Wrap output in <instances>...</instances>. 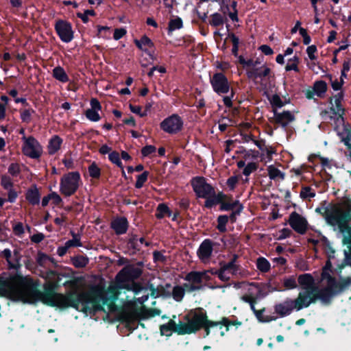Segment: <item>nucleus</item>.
Returning <instances> with one entry per match:
<instances>
[{"mask_svg":"<svg viewBox=\"0 0 351 351\" xmlns=\"http://www.w3.org/2000/svg\"><path fill=\"white\" fill-rule=\"evenodd\" d=\"M156 150V149L154 145H147L142 149L141 153L143 156H147L151 154L154 153Z\"/></svg>","mask_w":351,"mask_h":351,"instance_id":"obj_61","label":"nucleus"},{"mask_svg":"<svg viewBox=\"0 0 351 351\" xmlns=\"http://www.w3.org/2000/svg\"><path fill=\"white\" fill-rule=\"evenodd\" d=\"M213 243L209 240H204L197 250V256L203 263H208L212 256Z\"/></svg>","mask_w":351,"mask_h":351,"instance_id":"obj_22","label":"nucleus"},{"mask_svg":"<svg viewBox=\"0 0 351 351\" xmlns=\"http://www.w3.org/2000/svg\"><path fill=\"white\" fill-rule=\"evenodd\" d=\"M298 63H299V59L298 57L296 56H294L292 59H290L286 66H285V69L286 71H295L296 72L299 71V69H298Z\"/></svg>","mask_w":351,"mask_h":351,"instance_id":"obj_40","label":"nucleus"},{"mask_svg":"<svg viewBox=\"0 0 351 351\" xmlns=\"http://www.w3.org/2000/svg\"><path fill=\"white\" fill-rule=\"evenodd\" d=\"M210 277L207 271H191L185 277L188 283L184 285L187 291L199 290L202 287L204 282L209 280Z\"/></svg>","mask_w":351,"mask_h":351,"instance_id":"obj_10","label":"nucleus"},{"mask_svg":"<svg viewBox=\"0 0 351 351\" xmlns=\"http://www.w3.org/2000/svg\"><path fill=\"white\" fill-rule=\"evenodd\" d=\"M316 51H317V47L314 45L308 46L306 49V53L308 54V56L312 60H314L316 59V56H315Z\"/></svg>","mask_w":351,"mask_h":351,"instance_id":"obj_60","label":"nucleus"},{"mask_svg":"<svg viewBox=\"0 0 351 351\" xmlns=\"http://www.w3.org/2000/svg\"><path fill=\"white\" fill-rule=\"evenodd\" d=\"M50 197H51V201L52 202V203L54 205H56V206L60 205L62 202L61 197L56 192L51 193Z\"/></svg>","mask_w":351,"mask_h":351,"instance_id":"obj_62","label":"nucleus"},{"mask_svg":"<svg viewBox=\"0 0 351 351\" xmlns=\"http://www.w3.org/2000/svg\"><path fill=\"white\" fill-rule=\"evenodd\" d=\"M91 108L86 110V117L88 119L91 121H98L100 119V116L98 113L101 109L100 103L96 99H92L90 100Z\"/></svg>","mask_w":351,"mask_h":351,"instance_id":"obj_25","label":"nucleus"},{"mask_svg":"<svg viewBox=\"0 0 351 351\" xmlns=\"http://www.w3.org/2000/svg\"><path fill=\"white\" fill-rule=\"evenodd\" d=\"M1 186L6 190L12 188V182L10 177L7 176H3L1 177Z\"/></svg>","mask_w":351,"mask_h":351,"instance_id":"obj_56","label":"nucleus"},{"mask_svg":"<svg viewBox=\"0 0 351 351\" xmlns=\"http://www.w3.org/2000/svg\"><path fill=\"white\" fill-rule=\"evenodd\" d=\"M210 84L215 92L218 94H226L229 92L230 84L226 77L217 73L210 78Z\"/></svg>","mask_w":351,"mask_h":351,"instance_id":"obj_16","label":"nucleus"},{"mask_svg":"<svg viewBox=\"0 0 351 351\" xmlns=\"http://www.w3.org/2000/svg\"><path fill=\"white\" fill-rule=\"evenodd\" d=\"M35 112L32 109H25L21 111V119L23 122L29 123L32 120V115Z\"/></svg>","mask_w":351,"mask_h":351,"instance_id":"obj_43","label":"nucleus"},{"mask_svg":"<svg viewBox=\"0 0 351 351\" xmlns=\"http://www.w3.org/2000/svg\"><path fill=\"white\" fill-rule=\"evenodd\" d=\"M185 290V287L184 288L181 286H176L173 287L172 291V296L173 299L178 302L181 301L184 295Z\"/></svg>","mask_w":351,"mask_h":351,"instance_id":"obj_37","label":"nucleus"},{"mask_svg":"<svg viewBox=\"0 0 351 351\" xmlns=\"http://www.w3.org/2000/svg\"><path fill=\"white\" fill-rule=\"evenodd\" d=\"M205 198L206 199L205 202V206L207 208H211L214 205H216L220 203L221 202H223L226 198V195H224L223 193H219L218 194H215V192L214 191L213 194Z\"/></svg>","mask_w":351,"mask_h":351,"instance_id":"obj_29","label":"nucleus"},{"mask_svg":"<svg viewBox=\"0 0 351 351\" xmlns=\"http://www.w3.org/2000/svg\"><path fill=\"white\" fill-rule=\"evenodd\" d=\"M224 22L223 17L219 13H215L210 16V24L217 27L223 25Z\"/></svg>","mask_w":351,"mask_h":351,"instance_id":"obj_41","label":"nucleus"},{"mask_svg":"<svg viewBox=\"0 0 351 351\" xmlns=\"http://www.w3.org/2000/svg\"><path fill=\"white\" fill-rule=\"evenodd\" d=\"M228 217L226 216V215H220L218 219H217V222H218V225H217V229L220 231V232H225L226 228V223H228Z\"/></svg>","mask_w":351,"mask_h":351,"instance_id":"obj_47","label":"nucleus"},{"mask_svg":"<svg viewBox=\"0 0 351 351\" xmlns=\"http://www.w3.org/2000/svg\"><path fill=\"white\" fill-rule=\"evenodd\" d=\"M80 182L81 178L78 172H69L62 177L60 183V191L64 196L69 197L77 191Z\"/></svg>","mask_w":351,"mask_h":351,"instance_id":"obj_8","label":"nucleus"},{"mask_svg":"<svg viewBox=\"0 0 351 351\" xmlns=\"http://www.w3.org/2000/svg\"><path fill=\"white\" fill-rule=\"evenodd\" d=\"M73 239L67 241L64 244L69 249L73 247H80L82 246V243L80 241V236L77 234L72 233Z\"/></svg>","mask_w":351,"mask_h":351,"instance_id":"obj_38","label":"nucleus"},{"mask_svg":"<svg viewBox=\"0 0 351 351\" xmlns=\"http://www.w3.org/2000/svg\"><path fill=\"white\" fill-rule=\"evenodd\" d=\"M179 327L180 323L178 324H176L174 321L170 320L166 324L160 326V333L162 335L169 337L172 334L173 332H177L178 333Z\"/></svg>","mask_w":351,"mask_h":351,"instance_id":"obj_28","label":"nucleus"},{"mask_svg":"<svg viewBox=\"0 0 351 351\" xmlns=\"http://www.w3.org/2000/svg\"><path fill=\"white\" fill-rule=\"evenodd\" d=\"M88 173L93 178H98L100 176L101 170L97 165L93 162L88 167Z\"/></svg>","mask_w":351,"mask_h":351,"instance_id":"obj_42","label":"nucleus"},{"mask_svg":"<svg viewBox=\"0 0 351 351\" xmlns=\"http://www.w3.org/2000/svg\"><path fill=\"white\" fill-rule=\"evenodd\" d=\"M327 90V84L324 81L319 80L315 82L313 87L305 92L306 97L311 99L316 95L318 97H323Z\"/></svg>","mask_w":351,"mask_h":351,"instance_id":"obj_23","label":"nucleus"},{"mask_svg":"<svg viewBox=\"0 0 351 351\" xmlns=\"http://www.w3.org/2000/svg\"><path fill=\"white\" fill-rule=\"evenodd\" d=\"M332 267L330 261H328L321 274V298L326 301H331L335 295L341 293L351 286V277H340L336 279L331 275Z\"/></svg>","mask_w":351,"mask_h":351,"instance_id":"obj_4","label":"nucleus"},{"mask_svg":"<svg viewBox=\"0 0 351 351\" xmlns=\"http://www.w3.org/2000/svg\"><path fill=\"white\" fill-rule=\"evenodd\" d=\"M126 34V30L123 28L116 29L114 32L113 38L117 40L121 38Z\"/></svg>","mask_w":351,"mask_h":351,"instance_id":"obj_64","label":"nucleus"},{"mask_svg":"<svg viewBox=\"0 0 351 351\" xmlns=\"http://www.w3.org/2000/svg\"><path fill=\"white\" fill-rule=\"evenodd\" d=\"M256 265L257 269L263 273L268 272L270 270L271 265L264 257H259L256 259Z\"/></svg>","mask_w":351,"mask_h":351,"instance_id":"obj_33","label":"nucleus"},{"mask_svg":"<svg viewBox=\"0 0 351 351\" xmlns=\"http://www.w3.org/2000/svg\"><path fill=\"white\" fill-rule=\"evenodd\" d=\"M234 258L228 263L221 265L220 269L215 272V274L222 281H228L232 276H242V272L240 271L239 266L236 264Z\"/></svg>","mask_w":351,"mask_h":351,"instance_id":"obj_12","label":"nucleus"},{"mask_svg":"<svg viewBox=\"0 0 351 351\" xmlns=\"http://www.w3.org/2000/svg\"><path fill=\"white\" fill-rule=\"evenodd\" d=\"M55 29L60 40L64 43H69L73 38V31L70 23L64 20H58L55 24Z\"/></svg>","mask_w":351,"mask_h":351,"instance_id":"obj_15","label":"nucleus"},{"mask_svg":"<svg viewBox=\"0 0 351 351\" xmlns=\"http://www.w3.org/2000/svg\"><path fill=\"white\" fill-rule=\"evenodd\" d=\"M53 76L58 80L62 82H66L69 81V77L65 73L63 68L60 66L55 67L53 70Z\"/></svg>","mask_w":351,"mask_h":351,"instance_id":"obj_34","label":"nucleus"},{"mask_svg":"<svg viewBox=\"0 0 351 351\" xmlns=\"http://www.w3.org/2000/svg\"><path fill=\"white\" fill-rule=\"evenodd\" d=\"M1 254L5 258L9 268L18 269L21 267V255L19 250L14 249L13 252H11L9 249H5Z\"/></svg>","mask_w":351,"mask_h":351,"instance_id":"obj_21","label":"nucleus"},{"mask_svg":"<svg viewBox=\"0 0 351 351\" xmlns=\"http://www.w3.org/2000/svg\"><path fill=\"white\" fill-rule=\"evenodd\" d=\"M182 26V20L178 16H173L169 22L168 29L169 32H173L181 29Z\"/></svg>","mask_w":351,"mask_h":351,"instance_id":"obj_35","label":"nucleus"},{"mask_svg":"<svg viewBox=\"0 0 351 351\" xmlns=\"http://www.w3.org/2000/svg\"><path fill=\"white\" fill-rule=\"evenodd\" d=\"M274 120L276 123L282 127H286L295 119L293 114L289 111H283L282 112H274Z\"/></svg>","mask_w":351,"mask_h":351,"instance_id":"obj_26","label":"nucleus"},{"mask_svg":"<svg viewBox=\"0 0 351 351\" xmlns=\"http://www.w3.org/2000/svg\"><path fill=\"white\" fill-rule=\"evenodd\" d=\"M111 226L118 234L125 233L128 229V221L125 218H117L112 221Z\"/></svg>","mask_w":351,"mask_h":351,"instance_id":"obj_27","label":"nucleus"},{"mask_svg":"<svg viewBox=\"0 0 351 351\" xmlns=\"http://www.w3.org/2000/svg\"><path fill=\"white\" fill-rule=\"evenodd\" d=\"M234 287L241 290V300L243 302L256 301L257 298L261 296V289L256 283L243 281L234 283Z\"/></svg>","mask_w":351,"mask_h":351,"instance_id":"obj_9","label":"nucleus"},{"mask_svg":"<svg viewBox=\"0 0 351 351\" xmlns=\"http://www.w3.org/2000/svg\"><path fill=\"white\" fill-rule=\"evenodd\" d=\"M95 14L93 10H87L84 13H77V16L81 19L83 22L87 23L88 21V16H94Z\"/></svg>","mask_w":351,"mask_h":351,"instance_id":"obj_58","label":"nucleus"},{"mask_svg":"<svg viewBox=\"0 0 351 351\" xmlns=\"http://www.w3.org/2000/svg\"><path fill=\"white\" fill-rule=\"evenodd\" d=\"M88 258H86L82 256H77L73 259V265H75V267H78V268L85 267L88 264Z\"/></svg>","mask_w":351,"mask_h":351,"instance_id":"obj_46","label":"nucleus"},{"mask_svg":"<svg viewBox=\"0 0 351 351\" xmlns=\"http://www.w3.org/2000/svg\"><path fill=\"white\" fill-rule=\"evenodd\" d=\"M337 124L335 130L341 141L350 149L351 157V128L349 125H345L342 117L337 118Z\"/></svg>","mask_w":351,"mask_h":351,"instance_id":"obj_18","label":"nucleus"},{"mask_svg":"<svg viewBox=\"0 0 351 351\" xmlns=\"http://www.w3.org/2000/svg\"><path fill=\"white\" fill-rule=\"evenodd\" d=\"M298 282L303 289L300 292H307L313 300V303L319 300L324 304H328L330 301H326L321 298L322 287L320 289L314 286V278L310 274H304L299 276Z\"/></svg>","mask_w":351,"mask_h":351,"instance_id":"obj_7","label":"nucleus"},{"mask_svg":"<svg viewBox=\"0 0 351 351\" xmlns=\"http://www.w3.org/2000/svg\"><path fill=\"white\" fill-rule=\"evenodd\" d=\"M26 199L27 201L33 204H38L40 202V194L36 188L28 190L26 194Z\"/></svg>","mask_w":351,"mask_h":351,"instance_id":"obj_32","label":"nucleus"},{"mask_svg":"<svg viewBox=\"0 0 351 351\" xmlns=\"http://www.w3.org/2000/svg\"><path fill=\"white\" fill-rule=\"evenodd\" d=\"M190 319L186 323L180 322L178 334H190L194 332L201 328L206 329L207 324L210 321L207 319L206 313L202 308H195L189 314Z\"/></svg>","mask_w":351,"mask_h":351,"instance_id":"obj_6","label":"nucleus"},{"mask_svg":"<svg viewBox=\"0 0 351 351\" xmlns=\"http://www.w3.org/2000/svg\"><path fill=\"white\" fill-rule=\"evenodd\" d=\"M193 191L199 197H207L214 193V188L203 177H195L191 180Z\"/></svg>","mask_w":351,"mask_h":351,"instance_id":"obj_14","label":"nucleus"},{"mask_svg":"<svg viewBox=\"0 0 351 351\" xmlns=\"http://www.w3.org/2000/svg\"><path fill=\"white\" fill-rule=\"evenodd\" d=\"M19 171L20 167L16 163H12L8 168V172L13 176H17Z\"/></svg>","mask_w":351,"mask_h":351,"instance_id":"obj_63","label":"nucleus"},{"mask_svg":"<svg viewBox=\"0 0 351 351\" xmlns=\"http://www.w3.org/2000/svg\"><path fill=\"white\" fill-rule=\"evenodd\" d=\"M283 285L288 289H292L297 287V282L293 276L285 278L283 280Z\"/></svg>","mask_w":351,"mask_h":351,"instance_id":"obj_49","label":"nucleus"},{"mask_svg":"<svg viewBox=\"0 0 351 351\" xmlns=\"http://www.w3.org/2000/svg\"><path fill=\"white\" fill-rule=\"evenodd\" d=\"M326 223L337 230L343 236L342 242L348 251H345V261L351 266V211L343 205L327 207L323 214Z\"/></svg>","mask_w":351,"mask_h":351,"instance_id":"obj_3","label":"nucleus"},{"mask_svg":"<svg viewBox=\"0 0 351 351\" xmlns=\"http://www.w3.org/2000/svg\"><path fill=\"white\" fill-rule=\"evenodd\" d=\"M289 223L291 227L300 234H304L306 231L308 226L306 219L296 212L290 215Z\"/></svg>","mask_w":351,"mask_h":351,"instance_id":"obj_20","label":"nucleus"},{"mask_svg":"<svg viewBox=\"0 0 351 351\" xmlns=\"http://www.w3.org/2000/svg\"><path fill=\"white\" fill-rule=\"evenodd\" d=\"M22 152L24 155L31 158H38L43 152V149L36 139L32 136H23Z\"/></svg>","mask_w":351,"mask_h":351,"instance_id":"obj_11","label":"nucleus"},{"mask_svg":"<svg viewBox=\"0 0 351 351\" xmlns=\"http://www.w3.org/2000/svg\"><path fill=\"white\" fill-rule=\"evenodd\" d=\"M258 156L257 152H254L252 150H248L244 152L243 154V160L245 162L247 160H250L251 159L256 158Z\"/></svg>","mask_w":351,"mask_h":351,"instance_id":"obj_59","label":"nucleus"},{"mask_svg":"<svg viewBox=\"0 0 351 351\" xmlns=\"http://www.w3.org/2000/svg\"><path fill=\"white\" fill-rule=\"evenodd\" d=\"M141 273V268L138 265L126 266L117 274L115 280L110 283L107 289H105L104 284L100 282L96 285L91 286L85 293L77 298H75L73 295H64L55 293L51 288L48 287H45V291L41 292H50L54 295H62L66 299L65 305L54 304H49V306L60 308L72 306L86 312L88 310L89 311L102 310L110 313L117 309L115 301L118 298L120 289H126L134 293L143 291L141 286L134 282V280L138 278Z\"/></svg>","mask_w":351,"mask_h":351,"instance_id":"obj_1","label":"nucleus"},{"mask_svg":"<svg viewBox=\"0 0 351 351\" xmlns=\"http://www.w3.org/2000/svg\"><path fill=\"white\" fill-rule=\"evenodd\" d=\"M135 43L136 46L141 49H145L144 47L146 46L152 47L153 45L151 40L147 36L142 37L139 40H135Z\"/></svg>","mask_w":351,"mask_h":351,"instance_id":"obj_44","label":"nucleus"},{"mask_svg":"<svg viewBox=\"0 0 351 351\" xmlns=\"http://www.w3.org/2000/svg\"><path fill=\"white\" fill-rule=\"evenodd\" d=\"M142 289L143 291H141L138 293H134L135 295H138L139 293H143L141 297H138L137 298H135L134 302H138L140 304H143L144 303L145 301L147 300L148 299V297H149V293L147 291V290L143 287H142Z\"/></svg>","mask_w":351,"mask_h":351,"instance_id":"obj_51","label":"nucleus"},{"mask_svg":"<svg viewBox=\"0 0 351 351\" xmlns=\"http://www.w3.org/2000/svg\"><path fill=\"white\" fill-rule=\"evenodd\" d=\"M97 36L99 37H102V38H108L109 37V31H110V27H108V26H101V25H97Z\"/></svg>","mask_w":351,"mask_h":351,"instance_id":"obj_53","label":"nucleus"},{"mask_svg":"<svg viewBox=\"0 0 351 351\" xmlns=\"http://www.w3.org/2000/svg\"><path fill=\"white\" fill-rule=\"evenodd\" d=\"M240 177L239 176H233L230 177L226 182V184L230 190L232 191L235 189L239 181Z\"/></svg>","mask_w":351,"mask_h":351,"instance_id":"obj_50","label":"nucleus"},{"mask_svg":"<svg viewBox=\"0 0 351 351\" xmlns=\"http://www.w3.org/2000/svg\"><path fill=\"white\" fill-rule=\"evenodd\" d=\"M32 278L20 274H3L0 276V295L23 303L65 305L66 299L50 292L42 293Z\"/></svg>","mask_w":351,"mask_h":351,"instance_id":"obj_2","label":"nucleus"},{"mask_svg":"<svg viewBox=\"0 0 351 351\" xmlns=\"http://www.w3.org/2000/svg\"><path fill=\"white\" fill-rule=\"evenodd\" d=\"M148 173L147 171L143 172L142 174L138 176L137 180L135 184V186L137 189H140L143 186L144 183L147 181Z\"/></svg>","mask_w":351,"mask_h":351,"instance_id":"obj_52","label":"nucleus"},{"mask_svg":"<svg viewBox=\"0 0 351 351\" xmlns=\"http://www.w3.org/2000/svg\"><path fill=\"white\" fill-rule=\"evenodd\" d=\"M315 193L311 187H303L300 191V196L303 199H311L315 197Z\"/></svg>","mask_w":351,"mask_h":351,"instance_id":"obj_48","label":"nucleus"},{"mask_svg":"<svg viewBox=\"0 0 351 351\" xmlns=\"http://www.w3.org/2000/svg\"><path fill=\"white\" fill-rule=\"evenodd\" d=\"M226 198L221 202V210H233L230 215L232 221H235L236 215H239L243 209L242 205L238 201L226 202Z\"/></svg>","mask_w":351,"mask_h":351,"instance_id":"obj_24","label":"nucleus"},{"mask_svg":"<svg viewBox=\"0 0 351 351\" xmlns=\"http://www.w3.org/2000/svg\"><path fill=\"white\" fill-rule=\"evenodd\" d=\"M258 168V164L254 162H249L245 165L243 173L245 176H250L252 172L255 171Z\"/></svg>","mask_w":351,"mask_h":351,"instance_id":"obj_45","label":"nucleus"},{"mask_svg":"<svg viewBox=\"0 0 351 351\" xmlns=\"http://www.w3.org/2000/svg\"><path fill=\"white\" fill-rule=\"evenodd\" d=\"M270 179L274 180H284L285 174L274 165L268 166L267 169Z\"/></svg>","mask_w":351,"mask_h":351,"instance_id":"obj_31","label":"nucleus"},{"mask_svg":"<svg viewBox=\"0 0 351 351\" xmlns=\"http://www.w3.org/2000/svg\"><path fill=\"white\" fill-rule=\"evenodd\" d=\"M130 109L133 113L137 114L141 117L146 116L147 114V110H142L139 106L130 105Z\"/></svg>","mask_w":351,"mask_h":351,"instance_id":"obj_55","label":"nucleus"},{"mask_svg":"<svg viewBox=\"0 0 351 351\" xmlns=\"http://www.w3.org/2000/svg\"><path fill=\"white\" fill-rule=\"evenodd\" d=\"M109 159L110 160L116 164L118 167L123 168L122 162L119 158V154L118 152H112L109 154Z\"/></svg>","mask_w":351,"mask_h":351,"instance_id":"obj_54","label":"nucleus"},{"mask_svg":"<svg viewBox=\"0 0 351 351\" xmlns=\"http://www.w3.org/2000/svg\"><path fill=\"white\" fill-rule=\"evenodd\" d=\"M156 216L158 219H162L165 216L170 217L171 212L169 210V208L165 204H159L156 210Z\"/></svg>","mask_w":351,"mask_h":351,"instance_id":"obj_36","label":"nucleus"},{"mask_svg":"<svg viewBox=\"0 0 351 351\" xmlns=\"http://www.w3.org/2000/svg\"><path fill=\"white\" fill-rule=\"evenodd\" d=\"M265 311V309L263 308L261 310H258L254 313L257 319L262 322H269L273 320H275L276 319L274 316H270V315H264L263 313Z\"/></svg>","mask_w":351,"mask_h":351,"instance_id":"obj_39","label":"nucleus"},{"mask_svg":"<svg viewBox=\"0 0 351 351\" xmlns=\"http://www.w3.org/2000/svg\"><path fill=\"white\" fill-rule=\"evenodd\" d=\"M234 322H230L228 319L223 317L220 322H211L207 324L205 329L206 335L213 334L215 336L223 337L228 330L230 325H234Z\"/></svg>","mask_w":351,"mask_h":351,"instance_id":"obj_13","label":"nucleus"},{"mask_svg":"<svg viewBox=\"0 0 351 351\" xmlns=\"http://www.w3.org/2000/svg\"><path fill=\"white\" fill-rule=\"evenodd\" d=\"M62 143V140L58 136H53L48 145V152L49 154H54L57 152Z\"/></svg>","mask_w":351,"mask_h":351,"instance_id":"obj_30","label":"nucleus"},{"mask_svg":"<svg viewBox=\"0 0 351 351\" xmlns=\"http://www.w3.org/2000/svg\"><path fill=\"white\" fill-rule=\"evenodd\" d=\"M270 73V69L264 64L254 61L247 73L248 77L256 80H263Z\"/></svg>","mask_w":351,"mask_h":351,"instance_id":"obj_17","label":"nucleus"},{"mask_svg":"<svg viewBox=\"0 0 351 351\" xmlns=\"http://www.w3.org/2000/svg\"><path fill=\"white\" fill-rule=\"evenodd\" d=\"M183 122L181 118L176 114H173L165 119L161 123V128L168 133H176L180 131L182 127Z\"/></svg>","mask_w":351,"mask_h":351,"instance_id":"obj_19","label":"nucleus"},{"mask_svg":"<svg viewBox=\"0 0 351 351\" xmlns=\"http://www.w3.org/2000/svg\"><path fill=\"white\" fill-rule=\"evenodd\" d=\"M330 81H331V86L335 90H340L343 85V80L342 76H341L339 80H338L337 78H335V79L330 78Z\"/></svg>","mask_w":351,"mask_h":351,"instance_id":"obj_57","label":"nucleus"},{"mask_svg":"<svg viewBox=\"0 0 351 351\" xmlns=\"http://www.w3.org/2000/svg\"><path fill=\"white\" fill-rule=\"evenodd\" d=\"M313 302V299L310 298V295L307 292H300L295 300L287 298L276 304L274 310L280 317H285L291 314L293 310L298 311L309 306Z\"/></svg>","mask_w":351,"mask_h":351,"instance_id":"obj_5","label":"nucleus"}]
</instances>
